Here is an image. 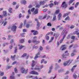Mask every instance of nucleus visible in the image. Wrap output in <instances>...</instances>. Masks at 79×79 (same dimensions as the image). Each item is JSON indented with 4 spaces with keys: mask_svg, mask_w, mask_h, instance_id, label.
Returning <instances> with one entry per match:
<instances>
[{
    "mask_svg": "<svg viewBox=\"0 0 79 79\" xmlns=\"http://www.w3.org/2000/svg\"><path fill=\"white\" fill-rule=\"evenodd\" d=\"M67 33L68 31L66 30V28H65L61 33L62 35L63 36H62L63 38L60 41V43H62V42L63 41L64 39V37H66V35L67 34Z\"/></svg>",
    "mask_w": 79,
    "mask_h": 79,
    "instance_id": "1",
    "label": "nucleus"
},
{
    "mask_svg": "<svg viewBox=\"0 0 79 79\" xmlns=\"http://www.w3.org/2000/svg\"><path fill=\"white\" fill-rule=\"evenodd\" d=\"M20 70L22 73H24L25 74H26V73H27L28 72V69H27L25 70V69H24V68L23 67H22L21 68Z\"/></svg>",
    "mask_w": 79,
    "mask_h": 79,
    "instance_id": "2",
    "label": "nucleus"
},
{
    "mask_svg": "<svg viewBox=\"0 0 79 79\" xmlns=\"http://www.w3.org/2000/svg\"><path fill=\"white\" fill-rule=\"evenodd\" d=\"M35 21L37 22V27L36 29L37 30H39V27H40V23L39 22V21H38V19H35Z\"/></svg>",
    "mask_w": 79,
    "mask_h": 79,
    "instance_id": "3",
    "label": "nucleus"
},
{
    "mask_svg": "<svg viewBox=\"0 0 79 79\" xmlns=\"http://www.w3.org/2000/svg\"><path fill=\"white\" fill-rule=\"evenodd\" d=\"M44 66L43 65H41V67L36 66L34 69L35 70H40V69H41Z\"/></svg>",
    "mask_w": 79,
    "mask_h": 79,
    "instance_id": "4",
    "label": "nucleus"
},
{
    "mask_svg": "<svg viewBox=\"0 0 79 79\" xmlns=\"http://www.w3.org/2000/svg\"><path fill=\"white\" fill-rule=\"evenodd\" d=\"M31 32L33 33V35H37L39 34V32L37 31H35L34 30H31Z\"/></svg>",
    "mask_w": 79,
    "mask_h": 79,
    "instance_id": "5",
    "label": "nucleus"
},
{
    "mask_svg": "<svg viewBox=\"0 0 79 79\" xmlns=\"http://www.w3.org/2000/svg\"><path fill=\"white\" fill-rule=\"evenodd\" d=\"M61 6V7H62V8H66L67 7V4H66V2H63Z\"/></svg>",
    "mask_w": 79,
    "mask_h": 79,
    "instance_id": "6",
    "label": "nucleus"
},
{
    "mask_svg": "<svg viewBox=\"0 0 79 79\" xmlns=\"http://www.w3.org/2000/svg\"><path fill=\"white\" fill-rule=\"evenodd\" d=\"M11 29L12 31H13V32H16V26L15 25L11 27Z\"/></svg>",
    "mask_w": 79,
    "mask_h": 79,
    "instance_id": "7",
    "label": "nucleus"
},
{
    "mask_svg": "<svg viewBox=\"0 0 79 79\" xmlns=\"http://www.w3.org/2000/svg\"><path fill=\"white\" fill-rule=\"evenodd\" d=\"M3 20L2 19H1L0 21V23H2V24H4L3 26H5L7 24V22L6 21H3Z\"/></svg>",
    "mask_w": 79,
    "mask_h": 79,
    "instance_id": "8",
    "label": "nucleus"
},
{
    "mask_svg": "<svg viewBox=\"0 0 79 79\" xmlns=\"http://www.w3.org/2000/svg\"><path fill=\"white\" fill-rule=\"evenodd\" d=\"M30 74H35V75H39V73L38 72H35V71H33L31 72L30 73Z\"/></svg>",
    "mask_w": 79,
    "mask_h": 79,
    "instance_id": "9",
    "label": "nucleus"
},
{
    "mask_svg": "<svg viewBox=\"0 0 79 79\" xmlns=\"http://www.w3.org/2000/svg\"><path fill=\"white\" fill-rule=\"evenodd\" d=\"M35 42H36V40H29L28 41V43L29 44L30 43H31V42H33V43H35Z\"/></svg>",
    "mask_w": 79,
    "mask_h": 79,
    "instance_id": "10",
    "label": "nucleus"
},
{
    "mask_svg": "<svg viewBox=\"0 0 79 79\" xmlns=\"http://www.w3.org/2000/svg\"><path fill=\"white\" fill-rule=\"evenodd\" d=\"M65 46V45H62L60 48V50H65V49L66 48V47Z\"/></svg>",
    "mask_w": 79,
    "mask_h": 79,
    "instance_id": "11",
    "label": "nucleus"
},
{
    "mask_svg": "<svg viewBox=\"0 0 79 79\" xmlns=\"http://www.w3.org/2000/svg\"><path fill=\"white\" fill-rule=\"evenodd\" d=\"M20 3L22 4H24V5H26V1L25 0H20Z\"/></svg>",
    "mask_w": 79,
    "mask_h": 79,
    "instance_id": "12",
    "label": "nucleus"
},
{
    "mask_svg": "<svg viewBox=\"0 0 79 79\" xmlns=\"http://www.w3.org/2000/svg\"><path fill=\"white\" fill-rule=\"evenodd\" d=\"M18 46L19 47V50H21V49H22V48L24 47H25L24 46L21 45L20 44H18Z\"/></svg>",
    "mask_w": 79,
    "mask_h": 79,
    "instance_id": "13",
    "label": "nucleus"
},
{
    "mask_svg": "<svg viewBox=\"0 0 79 79\" xmlns=\"http://www.w3.org/2000/svg\"><path fill=\"white\" fill-rule=\"evenodd\" d=\"M12 74L13 75H11L10 76V79H15V77L13 76L15 75V73L14 72L12 73Z\"/></svg>",
    "mask_w": 79,
    "mask_h": 79,
    "instance_id": "14",
    "label": "nucleus"
},
{
    "mask_svg": "<svg viewBox=\"0 0 79 79\" xmlns=\"http://www.w3.org/2000/svg\"><path fill=\"white\" fill-rule=\"evenodd\" d=\"M35 62L34 60H33L32 61V63L31 64V66L32 68L35 66Z\"/></svg>",
    "mask_w": 79,
    "mask_h": 79,
    "instance_id": "15",
    "label": "nucleus"
},
{
    "mask_svg": "<svg viewBox=\"0 0 79 79\" xmlns=\"http://www.w3.org/2000/svg\"><path fill=\"white\" fill-rule=\"evenodd\" d=\"M3 16L4 17H6L7 16V13H6V11H3Z\"/></svg>",
    "mask_w": 79,
    "mask_h": 79,
    "instance_id": "16",
    "label": "nucleus"
},
{
    "mask_svg": "<svg viewBox=\"0 0 79 79\" xmlns=\"http://www.w3.org/2000/svg\"><path fill=\"white\" fill-rule=\"evenodd\" d=\"M52 68H53V66H51L50 67L49 70V71L48 72V73H49V74L51 72H52Z\"/></svg>",
    "mask_w": 79,
    "mask_h": 79,
    "instance_id": "17",
    "label": "nucleus"
},
{
    "mask_svg": "<svg viewBox=\"0 0 79 79\" xmlns=\"http://www.w3.org/2000/svg\"><path fill=\"white\" fill-rule=\"evenodd\" d=\"M40 52H38L37 54L35 56L34 59L35 60L36 58H37L38 57H39V56H38V55H40Z\"/></svg>",
    "mask_w": 79,
    "mask_h": 79,
    "instance_id": "18",
    "label": "nucleus"
},
{
    "mask_svg": "<svg viewBox=\"0 0 79 79\" xmlns=\"http://www.w3.org/2000/svg\"><path fill=\"white\" fill-rule=\"evenodd\" d=\"M34 13L35 15H36V14H37V13H38V9L36 8L35 9V10L34 11Z\"/></svg>",
    "mask_w": 79,
    "mask_h": 79,
    "instance_id": "19",
    "label": "nucleus"
},
{
    "mask_svg": "<svg viewBox=\"0 0 79 79\" xmlns=\"http://www.w3.org/2000/svg\"><path fill=\"white\" fill-rule=\"evenodd\" d=\"M69 13H70V12H69L66 13V14H64V15L63 16V17L64 18L66 17L68 15H69Z\"/></svg>",
    "mask_w": 79,
    "mask_h": 79,
    "instance_id": "20",
    "label": "nucleus"
},
{
    "mask_svg": "<svg viewBox=\"0 0 79 79\" xmlns=\"http://www.w3.org/2000/svg\"><path fill=\"white\" fill-rule=\"evenodd\" d=\"M73 61V60H69L68 61H67V63H68V64H70Z\"/></svg>",
    "mask_w": 79,
    "mask_h": 79,
    "instance_id": "21",
    "label": "nucleus"
},
{
    "mask_svg": "<svg viewBox=\"0 0 79 79\" xmlns=\"http://www.w3.org/2000/svg\"><path fill=\"white\" fill-rule=\"evenodd\" d=\"M61 14H59L58 15V20H61Z\"/></svg>",
    "mask_w": 79,
    "mask_h": 79,
    "instance_id": "22",
    "label": "nucleus"
},
{
    "mask_svg": "<svg viewBox=\"0 0 79 79\" xmlns=\"http://www.w3.org/2000/svg\"><path fill=\"white\" fill-rule=\"evenodd\" d=\"M76 66H77V65H75L73 67V68H72L71 69V71L72 72H73V71H74V69H75V68H76Z\"/></svg>",
    "mask_w": 79,
    "mask_h": 79,
    "instance_id": "23",
    "label": "nucleus"
},
{
    "mask_svg": "<svg viewBox=\"0 0 79 79\" xmlns=\"http://www.w3.org/2000/svg\"><path fill=\"white\" fill-rule=\"evenodd\" d=\"M15 56H16V55H15L14 56H11V58L12 60H15Z\"/></svg>",
    "mask_w": 79,
    "mask_h": 79,
    "instance_id": "24",
    "label": "nucleus"
},
{
    "mask_svg": "<svg viewBox=\"0 0 79 79\" xmlns=\"http://www.w3.org/2000/svg\"><path fill=\"white\" fill-rule=\"evenodd\" d=\"M19 42H20V43H23V42H24V39H22L21 40H19Z\"/></svg>",
    "mask_w": 79,
    "mask_h": 79,
    "instance_id": "25",
    "label": "nucleus"
},
{
    "mask_svg": "<svg viewBox=\"0 0 79 79\" xmlns=\"http://www.w3.org/2000/svg\"><path fill=\"white\" fill-rule=\"evenodd\" d=\"M25 34H26V33H23L21 34L20 35H21V37H25L24 35Z\"/></svg>",
    "mask_w": 79,
    "mask_h": 79,
    "instance_id": "26",
    "label": "nucleus"
},
{
    "mask_svg": "<svg viewBox=\"0 0 79 79\" xmlns=\"http://www.w3.org/2000/svg\"><path fill=\"white\" fill-rule=\"evenodd\" d=\"M56 19V15H54V16L53 17V19L52 20V21H55Z\"/></svg>",
    "mask_w": 79,
    "mask_h": 79,
    "instance_id": "27",
    "label": "nucleus"
},
{
    "mask_svg": "<svg viewBox=\"0 0 79 79\" xmlns=\"http://www.w3.org/2000/svg\"><path fill=\"white\" fill-rule=\"evenodd\" d=\"M54 36H55L56 39H57L59 36V35L58 34H55L54 35Z\"/></svg>",
    "mask_w": 79,
    "mask_h": 79,
    "instance_id": "28",
    "label": "nucleus"
},
{
    "mask_svg": "<svg viewBox=\"0 0 79 79\" xmlns=\"http://www.w3.org/2000/svg\"><path fill=\"white\" fill-rule=\"evenodd\" d=\"M64 71V69H61L58 70V73H61Z\"/></svg>",
    "mask_w": 79,
    "mask_h": 79,
    "instance_id": "29",
    "label": "nucleus"
},
{
    "mask_svg": "<svg viewBox=\"0 0 79 79\" xmlns=\"http://www.w3.org/2000/svg\"><path fill=\"white\" fill-rule=\"evenodd\" d=\"M44 3L45 2H44V1H43V2H41L40 3V5H44Z\"/></svg>",
    "mask_w": 79,
    "mask_h": 79,
    "instance_id": "30",
    "label": "nucleus"
},
{
    "mask_svg": "<svg viewBox=\"0 0 79 79\" xmlns=\"http://www.w3.org/2000/svg\"><path fill=\"white\" fill-rule=\"evenodd\" d=\"M74 34H77V35H78V37H79V33H77V31H75L74 32Z\"/></svg>",
    "mask_w": 79,
    "mask_h": 79,
    "instance_id": "31",
    "label": "nucleus"
},
{
    "mask_svg": "<svg viewBox=\"0 0 79 79\" xmlns=\"http://www.w3.org/2000/svg\"><path fill=\"white\" fill-rule=\"evenodd\" d=\"M49 5V6H50V8H52V7H53V6H54V4L52 3H51Z\"/></svg>",
    "mask_w": 79,
    "mask_h": 79,
    "instance_id": "32",
    "label": "nucleus"
},
{
    "mask_svg": "<svg viewBox=\"0 0 79 79\" xmlns=\"http://www.w3.org/2000/svg\"><path fill=\"white\" fill-rule=\"evenodd\" d=\"M60 12V10H56L55 12V14L56 15L57 14H58V13H59V12Z\"/></svg>",
    "mask_w": 79,
    "mask_h": 79,
    "instance_id": "33",
    "label": "nucleus"
},
{
    "mask_svg": "<svg viewBox=\"0 0 79 79\" xmlns=\"http://www.w3.org/2000/svg\"><path fill=\"white\" fill-rule=\"evenodd\" d=\"M9 13H12V8H9Z\"/></svg>",
    "mask_w": 79,
    "mask_h": 79,
    "instance_id": "34",
    "label": "nucleus"
},
{
    "mask_svg": "<svg viewBox=\"0 0 79 79\" xmlns=\"http://www.w3.org/2000/svg\"><path fill=\"white\" fill-rule=\"evenodd\" d=\"M27 56V53H25L22 56V57L23 58V57H24V56Z\"/></svg>",
    "mask_w": 79,
    "mask_h": 79,
    "instance_id": "35",
    "label": "nucleus"
},
{
    "mask_svg": "<svg viewBox=\"0 0 79 79\" xmlns=\"http://www.w3.org/2000/svg\"><path fill=\"white\" fill-rule=\"evenodd\" d=\"M64 66H66L67 65H69L68 64V62H64Z\"/></svg>",
    "mask_w": 79,
    "mask_h": 79,
    "instance_id": "36",
    "label": "nucleus"
},
{
    "mask_svg": "<svg viewBox=\"0 0 79 79\" xmlns=\"http://www.w3.org/2000/svg\"><path fill=\"white\" fill-rule=\"evenodd\" d=\"M62 58H65L66 59V56H65V55H64V54H63L62 55Z\"/></svg>",
    "mask_w": 79,
    "mask_h": 79,
    "instance_id": "37",
    "label": "nucleus"
},
{
    "mask_svg": "<svg viewBox=\"0 0 79 79\" xmlns=\"http://www.w3.org/2000/svg\"><path fill=\"white\" fill-rule=\"evenodd\" d=\"M23 26V23H20V26L19 27V28H20V29H21V28H22V26Z\"/></svg>",
    "mask_w": 79,
    "mask_h": 79,
    "instance_id": "38",
    "label": "nucleus"
},
{
    "mask_svg": "<svg viewBox=\"0 0 79 79\" xmlns=\"http://www.w3.org/2000/svg\"><path fill=\"white\" fill-rule=\"evenodd\" d=\"M38 46H34L33 47V49H34V48H35V49H37L38 48Z\"/></svg>",
    "mask_w": 79,
    "mask_h": 79,
    "instance_id": "39",
    "label": "nucleus"
},
{
    "mask_svg": "<svg viewBox=\"0 0 79 79\" xmlns=\"http://www.w3.org/2000/svg\"><path fill=\"white\" fill-rule=\"evenodd\" d=\"M46 39L47 40H49V36L47 35L45 36Z\"/></svg>",
    "mask_w": 79,
    "mask_h": 79,
    "instance_id": "40",
    "label": "nucleus"
},
{
    "mask_svg": "<svg viewBox=\"0 0 79 79\" xmlns=\"http://www.w3.org/2000/svg\"><path fill=\"white\" fill-rule=\"evenodd\" d=\"M79 2H77L76 4H75V8H77V6H78V5H79Z\"/></svg>",
    "mask_w": 79,
    "mask_h": 79,
    "instance_id": "41",
    "label": "nucleus"
},
{
    "mask_svg": "<svg viewBox=\"0 0 79 79\" xmlns=\"http://www.w3.org/2000/svg\"><path fill=\"white\" fill-rule=\"evenodd\" d=\"M74 26L73 25H71L70 27V29H73V28H74Z\"/></svg>",
    "mask_w": 79,
    "mask_h": 79,
    "instance_id": "42",
    "label": "nucleus"
},
{
    "mask_svg": "<svg viewBox=\"0 0 79 79\" xmlns=\"http://www.w3.org/2000/svg\"><path fill=\"white\" fill-rule=\"evenodd\" d=\"M14 71H15V73H18V70H17V69L16 68H15Z\"/></svg>",
    "mask_w": 79,
    "mask_h": 79,
    "instance_id": "43",
    "label": "nucleus"
},
{
    "mask_svg": "<svg viewBox=\"0 0 79 79\" xmlns=\"http://www.w3.org/2000/svg\"><path fill=\"white\" fill-rule=\"evenodd\" d=\"M73 77L74 79H76V77H77V76L76 74H74L73 75Z\"/></svg>",
    "mask_w": 79,
    "mask_h": 79,
    "instance_id": "44",
    "label": "nucleus"
},
{
    "mask_svg": "<svg viewBox=\"0 0 79 79\" xmlns=\"http://www.w3.org/2000/svg\"><path fill=\"white\" fill-rule=\"evenodd\" d=\"M17 50H18V48H17V47H16L15 48V53L17 52Z\"/></svg>",
    "mask_w": 79,
    "mask_h": 79,
    "instance_id": "45",
    "label": "nucleus"
},
{
    "mask_svg": "<svg viewBox=\"0 0 79 79\" xmlns=\"http://www.w3.org/2000/svg\"><path fill=\"white\" fill-rule=\"evenodd\" d=\"M17 62L16 61H15L13 62V63L12 64V65H14V64H17Z\"/></svg>",
    "mask_w": 79,
    "mask_h": 79,
    "instance_id": "46",
    "label": "nucleus"
},
{
    "mask_svg": "<svg viewBox=\"0 0 79 79\" xmlns=\"http://www.w3.org/2000/svg\"><path fill=\"white\" fill-rule=\"evenodd\" d=\"M8 43H4L3 44V47H5L6 45H8Z\"/></svg>",
    "mask_w": 79,
    "mask_h": 79,
    "instance_id": "47",
    "label": "nucleus"
},
{
    "mask_svg": "<svg viewBox=\"0 0 79 79\" xmlns=\"http://www.w3.org/2000/svg\"><path fill=\"white\" fill-rule=\"evenodd\" d=\"M40 41H37V40H36V41L35 42V43H36V44H39V43H40Z\"/></svg>",
    "mask_w": 79,
    "mask_h": 79,
    "instance_id": "48",
    "label": "nucleus"
},
{
    "mask_svg": "<svg viewBox=\"0 0 79 79\" xmlns=\"http://www.w3.org/2000/svg\"><path fill=\"white\" fill-rule=\"evenodd\" d=\"M4 74V73H3V72H0V76H3V75Z\"/></svg>",
    "mask_w": 79,
    "mask_h": 79,
    "instance_id": "49",
    "label": "nucleus"
},
{
    "mask_svg": "<svg viewBox=\"0 0 79 79\" xmlns=\"http://www.w3.org/2000/svg\"><path fill=\"white\" fill-rule=\"evenodd\" d=\"M28 13L29 15H31V10L30 9H29L28 10Z\"/></svg>",
    "mask_w": 79,
    "mask_h": 79,
    "instance_id": "50",
    "label": "nucleus"
},
{
    "mask_svg": "<svg viewBox=\"0 0 79 79\" xmlns=\"http://www.w3.org/2000/svg\"><path fill=\"white\" fill-rule=\"evenodd\" d=\"M75 39V36H72L71 37V39L73 40H74Z\"/></svg>",
    "mask_w": 79,
    "mask_h": 79,
    "instance_id": "51",
    "label": "nucleus"
},
{
    "mask_svg": "<svg viewBox=\"0 0 79 79\" xmlns=\"http://www.w3.org/2000/svg\"><path fill=\"white\" fill-rule=\"evenodd\" d=\"M69 16L67 17L65 19V20H69Z\"/></svg>",
    "mask_w": 79,
    "mask_h": 79,
    "instance_id": "52",
    "label": "nucleus"
},
{
    "mask_svg": "<svg viewBox=\"0 0 79 79\" xmlns=\"http://www.w3.org/2000/svg\"><path fill=\"white\" fill-rule=\"evenodd\" d=\"M47 26H52V24L50 23H48Z\"/></svg>",
    "mask_w": 79,
    "mask_h": 79,
    "instance_id": "53",
    "label": "nucleus"
},
{
    "mask_svg": "<svg viewBox=\"0 0 79 79\" xmlns=\"http://www.w3.org/2000/svg\"><path fill=\"white\" fill-rule=\"evenodd\" d=\"M74 0H71L70 1H69V4H71V3H73V1H74Z\"/></svg>",
    "mask_w": 79,
    "mask_h": 79,
    "instance_id": "54",
    "label": "nucleus"
},
{
    "mask_svg": "<svg viewBox=\"0 0 79 79\" xmlns=\"http://www.w3.org/2000/svg\"><path fill=\"white\" fill-rule=\"evenodd\" d=\"M46 49L47 50H49L50 49V47L48 46H46Z\"/></svg>",
    "mask_w": 79,
    "mask_h": 79,
    "instance_id": "55",
    "label": "nucleus"
},
{
    "mask_svg": "<svg viewBox=\"0 0 79 79\" xmlns=\"http://www.w3.org/2000/svg\"><path fill=\"white\" fill-rule=\"evenodd\" d=\"M74 7H71L69 8V10H73L74 9Z\"/></svg>",
    "mask_w": 79,
    "mask_h": 79,
    "instance_id": "56",
    "label": "nucleus"
},
{
    "mask_svg": "<svg viewBox=\"0 0 79 79\" xmlns=\"http://www.w3.org/2000/svg\"><path fill=\"white\" fill-rule=\"evenodd\" d=\"M12 67V66H7V69H10V68H11Z\"/></svg>",
    "mask_w": 79,
    "mask_h": 79,
    "instance_id": "57",
    "label": "nucleus"
},
{
    "mask_svg": "<svg viewBox=\"0 0 79 79\" xmlns=\"http://www.w3.org/2000/svg\"><path fill=\"white\" fill-rule=\"evenodd\" d=\"M9 61H10V59L8 57H7L6 59V61L7 63H8Z\"/></svg>",
    "mask_w": 79,
    "mask_h": 79,
    "instance_id": "58",
    "label": "nucleus"
},
{
    "mask_svg": "<svg viewBox=\"0 0 79 79\" xmlns=\"http://www.w3.org/2000/svg\"><path fill=\"white\" fill-rule=\"evenodd\" d=\"M54 4L55 5H58V2L56 1L54 2Z\"/></svg>",
    "mask_w": 79,
    "mask_h": 79,
    "instance_id": "59",
    "label": "nucleus"
},
{
    "mask_svg": "<svg viewBox=\"0 0 79 79\" xmlns=\"http://www.w3.org/2000/svg\"><path fill=\"white\" fill-rule=\"evenodd\" d=\"M35 10V8H32L31 9V11H32V12H33V11H34Z\"/></svg>",
    "mask_w": 79,
    "mask_h": 79,
    "instance_id": "60",
    "label": "nucleus"
},
{
    "mask_svg": "<svg viewBox=\"0 0 79 79\" xmlns=\"http://www.w3.org/2000/svg\"><path fill=\"white\" fill-rule=\"evenodd\" d=\"M40 7V5L39 4L36 5V8H39Z\"/></svg>",
    "mask_w": 79,
    "mask_h": 79,
    "instance_id": "61",
    "label": "nucleus"
},
{
    "mask_svg": "<svg viewBox=\"0 0 79 79\" xmlns=\"http://www.w3.org/2000/svg\"><path fill=\"white\" fill-rule=\"evenodd\" d=\"M40 50L41 51L42 50H43V48H42V47L41 46H40Z\"/></svg>",
    "mask_w": 79,
    "mask_h": 79,
    "instance_id": "62",
    "label": "nucleus"
},
{
    "mask_svg": "<svg viewBox=\"0 0 79 79\" xmlns=\"http://www.w3.org/2000/svg\"><path fill=\"white\" fill-rule=\"evenodd\" d=\"M29 26H30V25H29V24H27L26 27L27 28H29Z\"/></svg>",
    "mask_w": 79,
    "mask_h": 79,
    "instance_id": "63",
    "label": "nucleus"
},
{
    "mask_svg": "<svg viewBox=\"0 0 79 79\" xmlns=\"http://www.w3.org/2000/svg\"><path fill=\"white\" fill-rule=\"evenodd\" d=\"M10 49H11L13 48V44H11L9 47Z\"/></svg>",
    "mask_w": 79,
    "mask_h": 79,
    "instance_id": "64",
    "label": "nucleus"
}]
</instances>
